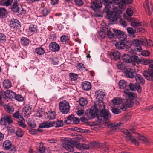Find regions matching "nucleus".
I'll return each instance as SVG.
<instances>
[{
	"label": "nucleus",
	"instance_id": "19",
	"mask_svg": "<svg viewBox=\"0 0 153 153\" xmlns=\"http://www.w3.org/2000/svg\"><path fill=\"white\" fill-rule=\"evenodd\" d=\"M124 92L126 95H128L129 99L133 100L137 97V94L134 92H131L128 89H126L124 91Z\"/></svg>",
	"mask_w": 153,
	"mask_h": 153
},
{
	"label": "nucleus",
	"instance_id": "32",
	"mask_svg": "<svg viewBox=\"0 0 153 153\" xmlns=\"http://www.w3.org/2000/svg\"><path fill=\"white\" fill-rule=\"evenodd\" d=\"M3 85L5 88L8 89L11 87L12 84L9 80L7 79L4 81L3 83Z\"/></svg>",
	"mask_w": 153,
	"mask_h": 153
},
{
	"label": "nucleus",
	"instance_id": "21",
	"mask_svg": "<svg viewBox=\"0 0 153 153\" xmlns=\"http://www.w3.org/2000/svg\"><path fill=\"white\" fill-rule=\"evenodd\" d=\"M95 94L98 100H102L104 96L105 95L104 91L100 90H99L95 92Z\"/></svg>",
	"mask_w": 153,
	"mask_h": 153
},
{
	"label": "nucleus",
	"instance_id": "29",
	"mask_svg": "<svg viewBox=\"0 0 153 153\" xmlns=\"http://www.w3.org/2000/svg\"><path fill=\"white\" fill-rule=\"evenodd\" d=\"M122 59L123 61L127 63H130L132 62V59L129 55L124 54L122 56Z\"/></svg>",
	"mask_w": 153,
	"mask_h": 153
},
{
	"label": "nucleus",
	"instance_id": "61",
	"mask_svg": "<svg viewBox=\"0 0 153 153\" xmlns=\"http://www.w3.org/2000/svg\"><path fill=\"white\" fill-rule=\"evenodd\" d=\"M6 12L5 9L3 8H0V17L3 16Z\"/></svg>",
	"mask_w": 153,
	"mask_h": 153
},
{
	"label": "nucleus",
	"instance_id": "58",
	"mask_svg": "<svg viewBox=\"0 0 153 153\" xmlns=\"http://www.w3.org/2000/svg\"><path fill=\"white\" fill-rule=\"evenodd\" d=\"M6 37L5 35L3 33H0V42L3 43L6 40Z\"/></svg>",
	"mask_w": 153,
	"mask_h": 153
},
{
	"label": "nucleus",
	"instance_id": "33",
	"mask_svg": "<svg viewBox=\"0 0 153 153\" xmlns=\"http://www.w3.org/2000/svg\"><path fill=\"white\" fill-rule=\"evenodd\" d=\"M122 102V99L119 97L114 98L112 100V102L114 106L121 104Z\"/></svg>",
	"mask_w": 153,
	"mask_h": 153
},
{
	"label": "nucleus",
	"instance_id": "5",
	"mask_svg": "<svg viewBox=\"0 0 153 153\" xmlns=\"http://www.w3.org/2000/svg\"><path fill=\"white\" fill-rule=\"evenodd\" d=\"M113 31L115 33V35L117 36L118 39L120 41L123 42L126 40L127 36L123 32L115 29H113Z\"/></svg>",
	"mask_w": 153,
	"mask_h": 153
},
{
	"label": "nucleus",
	"instance_id": "47",
	"mask_svg": "<svg viewBox=\"0 0 153 153\" xmlns=\"http://www.w3.org/2000/svg\"><path fill=\"white\" fill-rule=\"evenodd\" d=\"M12 2V0H4L1 2V4L2 5H5L7 6L11 5Z\"/></svg>",
	"mask_w": 153,
	"mask_h": 153
},
{
	"label": "nucleus",
	"instance_id": "36",
	"mask_svg": "<svg viewBox=\"0 0 153 153\" xmlns=\"http://www.w3.org/2000/svg\"><path fill=\"white\" fill-rule=\"evenodd\" d=\"M13 117L18 119L20 121H22V122H25V120L19 114V111L16 112L15 113L13 114Z\"/></svg>",
	"mask_w": 153,
	"mask_h": 153
},
{
	"label": "nucleus",
	"instance_id": "59",
	"mask_svg": "<svg viewBox=\"0 0 153 153\" xmlns=\"http://www.w3.org/2000/svg\"><path fill=\"white\" fill-rule=\"evenodd\" d=\"M117 66L118 68L120 70H122L124 69L125 68L123 63L120 62H119L117 63Z\"/></svg>",
	"mask_w": 153,
	"mask_h": 153
},
{
	"label": "nucleus",
	"instance_id": "12",
	"mask_svg": "<svg viewBox=\"0 0 153 153\" xmlns=\"http://www.w3.org/2000/svg\"><path fill=\"white\" fill-rule=\"evenodd\" d=\"M55 124V121H51L48 120L40 124L39 127L41 128H48L54 126Z\"/></svg>",
	"mask_w": 153,
	"mask_h": 153
},
{
	"label": "nucleus",
	"instance_id": "27",
	"mask_svg": "<svg viewBox=\"0 0 153 153\" xmlns=\"http://www.w3.org/2000/svg\"><path fill=\"white\" fill-rule=\"evenodd\" d=\"M135 78L137 83L140 85H142L144 83V80L140 75L137 74Z\"/></svg>",
	"mask_w": 153,
	"mask_h": 153
},
{
	"label": "nucleus",
	"instance_id": "57",
	"mask_svg": "<svg viewBox=\"0 0 153 153\" xmlns=\"http://www.w3.org/2000/svg\"><path fill=\"white\" fill-rule=\"evenodd\" d=\"M127 30L128 33L130 35H134L136 31L134 30L133 28L131 27H128L127 28Z\"/></svg>",
	"mask_w": 153,
	"mask_h": 153
},
{
	"label": "nucleus",
	"instance_id": "39",
	"mask_svg": "<svg viewBox=\"0 0 153 153\" xmlns=\"http://www.w3.org/2000/svg\"><path fill=\"white\" fill-rule=\"evenodd\" d=\"M4 108L7 112L10 114H12L14 111V108L12 106L6 105L5 106Z\"/></svg>",
	"mask_w": 153,
	"mask_h": 153
},
{
	"label": "nucleus",
	"instance_id": "49",
	"mask_svg": "<svg viewBox=\"0 0 153 153\" xmlns=\"http://www.w3.org/2000/svg\"><path fill=\"white\" fill-rule=\"evenodd\" d=\"M56 128L62 127L63 126V121L62 120H58L55 123L54 125Z\"/></svg>",
	"mask_w": 153,
	"mask_h": 153
},
{
	"label": "nucleus",
	"instance_id": "20",
	"mask_svg": "<svg viewBox=\"0 0 153 153\" xmlns=\"http://www.w3.org/2000/svg\"><path fill=\"white\" fill-rule=\"evenodd\" d=\"M97 113L94 110L90 109L86 113V115L88 118L89 119H92L96 115Z\"/></svg>",
	"mask_w": 153,
	"mask_h": 153
},
{
	"label": "nucleus",
	"instance_id": "4",
	"mask_svg": "<svg viewBox=\"0 0 153 153\" xmlns=\"http://www.w3.org/2000/svg\"><path fill=\"white\" fill-rule=\"evenodd\" d=\"M11 9L13 12L18 13L19 14H25L26 13V10L21 5L18 4H13Z\"/></svg>",
	"mask_w": 153,
	"mask_h": 153
},
{
	"label": "nucleus",
	"instance_id": "48",
	"mask_svg": "<svg viewBox=\"0 0 153 153\" xmlns=\"http://www.w3.org/2000/svg\"><path fill=\"white\" fill-rule=\"evenodd\" d=\"M68 120L72 121L75 124H77L79 122V120L78 118L75 117H73L72 116H69L68 118Z\"/></svg>",
	"mask_w": 153,
	"mask_h": 153
},
{
	"label": "nucleus",
	"instance_id": "34",
	"mask_svg": "<svg viewBox=\"0 0 153 153\" xmlns=\"http://www.w3.org/2000/svg\"><path fill=\"white\" fill-rule=\"evenodd\" d=\"M79 103L81 106H84L86 105L88 103V102L87 99L82 97L79 99Z\"/></svg>",
	"mask_w": 153,
	"mask_h": 153
},
{
	"label": "nucleus",
	"instance_id": "9",
	"mask_svg": "<svg viewBox=\"0 0 153 153\" xmlns=\"http://www.w3.org/2000/svg\"><path fill=\"white\" fill-rule=\"evenodd\" d=\"M143 7L146 13L149 15L152 12V7L151 2L146 1L143 3Z\"/></svg>",
	"mask_w": 153,
	"mask_h": 153
},
{
	"label": "nucleus",
	"instance_id": "25",
	"mask_svg": "<svg viewBox=\"0 0 153 153\" xmlns=\"http://www.w3.org/2000/svg\"><path fill=\"white\" fill-rule=\"evenodd\" d=\"M29 30L31 34L34 33L38 30V27L36 25H30L29 27Z\"/></svg>",
	"mask_w": 153,
	"mask_h": 153
},
{
	"label": "nucleus",
	"instance_id": "30",
	"mask_svg": "<svg viewBox=\"0 0 153 153\" xmlns=\"http://www.w3.org/2000/svg\"><path fill=\"white\" fill-rule=\"evenodd\" d=\"M133 13V11L132 10L131 8H128L126 10V13H125L124 14V16L127 19V18L129 19L130 17L128 18V17H131L132 16Z\"/></svg>",
	"mask_w": 153,
	"mask_h": 153
},
{
	"label": "nucleus",
	"instance_id": "14",
	"mask_svg": "<svg viewBox=\"0 0 153 153\" xmlns=\"http://www.w3.org/2000/svg\"><path fill=\"white\" fill-rule=\"evenodd\" d=\"M127 20L129 22H131V25L133 27H136L142 25V23L137 19L133 18H127Z\"/></svg>",
	"mask_w": 153,
	"mask_h": 153
},
{
	"label": "nucleus",
	"instance_id": "62",
	"mask_svg": "<svg viewBox=\"0 0 153 153\" xmlns=\"http://www.w3.org/2000/svg\"><path fill=\"white\" fill-rule=\"evenodd\" d=\"M150 54V52L148 50H144L141 53V54L145 57L148 56Z\"/></svg>",
	"mask_w": 153,
	"mask_h": 153
},
{
	"label": "nucleus",
	"instance_id": "15",
	"mask_svg": "<svg viewBox=\"0 0 153 153\" xmlns=\"http://www.w3.org/2000/svg\"><path fill=\"white\" fill-rule=\"evenodd\" d=\"M94 106L97 111L99 109L101 110L105 108V105L102 100H97L95 102Z\"/></svg>",
	"mask_w": 153,
	"mask_h": 153
},
{
	"label": "nucleus",
	"instance_id": "50",
	"mask_svg": "<svg viewBox=\"0 0 153 153\" xmlns=\"http://www.w3.org/2000/svg\"><path fill=\"white\" fill-rule=\"evenodd\" d=\"M104 31H100L99 33L100 37L102 39H104L106 35V30L104 29Z\"/></svg>",
	"mask_w": 153,
	"mask_h": 153
},
{
	"label": "nucleus",
	"instance_id": "10",
	"mask_svg": "<svg viewBox=\"0 0 153 153\" xmlns=\"http://www.w3.org/2000/svg\"><path fill=\"white\" fill-rule=\"evenodd\" d=\"M100 115L102 117L104 118L106 123H108L109 119L111 117V114L109 111L105 108L101 110Z\"/></svg>",
	"mask_w": 153,
	"mask_h": 153
},
{
	"label": "nucleus",
	"instance_id": "3",
	"mask_svg": "<svg viewBox=\"0 0 153 153\" xmlns=\"http://www.w3.org/2000/svg\"><path fill=\"white\" fill-rule=\"evenodd\" d=\"M71 139L70 138H66L62 144V146L67 151L73 152L74 151L73 147L71 146Z\"/></svg>",
	"mask_w": 153,
	"mask_h": 153
},
{
	"label": "nucleus",
	"instance_id": "37",
	"mask_svg": "<svg viewBox=\"0 0 153 153\" xmlns=\"http://www.w3.org/2000/svg\"><path fill=\"white\" fill-rule=\"evenodd\" d=\"M56 114L54 111L48 112L47 114V117L49 119H53L56 118Z\"/></svg>",
	"mask_w": 153,
	"mask_h": 153
},
{
	"label": "nucleus",
	"instance_id": "11",
	"mask_svg": "<svg viewBox=\"0 0 153 153\" xmlns=\"http://www.w3.org/2000/svg\"><path fill=\"white\" fill-rule=\"evenodd\" d=\"M134 104L133 100L127 99L126 101L122 105V107L121 109L122 110V111H125L126 110L127 108L133 107Z\"/></svg>",
	"mask_w": 153,
	"mask_h": 153
},
{
	"label": "nucleus",
	"instance_id": "8",
	"mask_svg": "<svg viewBox=\"0 0 153 153\" xmlns=\"http://www.w3.org/2000/svg\"><path fill=\"white\" fill-rule=\"evenodd\" d=\"M121 131L124 134H126L127 137H128L131 140L136 146H138L139 144L138 142L136 140L131 136V134L129 131L125 129H122Z\"/></svg>",
	"mask_w": 153,
	"mask_h": 153
},
{
	"label": "nucleus",
	"instance_id": "63",
	"mask_svg": "<svg viewBox=\"0 0 153 153\" xmlns=\"http://www.w3.org/2000/svg\"><path fill=\"white\" fill-rule=\"evenodd\" d=\"M5 116L7 123L8 124H10L13 123V120L11 117L8 115Z\"/></svg>",
	"mask_w": 153,
	"mask_h": 153
},
{
	"label": "nucleus",
	"instance_id": "52",
	"mask_svg": "<svg viewBox=\"0 0 153 153\" xmlns=\"http://www.w3.org/2000/svg\"><path fill=\"white\" fill-rule=\"evenodd\" d=\"M70 77L72 81H75L77 80V75L73 73H70L69 74Z\"/></svg>",
	"mask_w": 153,
	"mask_h": 153
},
{
	"label": "nucleus",
	"instance_id": "42",
	"mask_svg": "<svg viewBox=\"0 0 153 153\" xmlns=\"http://www.w3.org/2000/svg\"><path fill=\"white\" fill-rule=\"evenodd\" d=\"M122 107V105H121V106L119 108H117L114 107H111L112 111V112L114 114H118L120 113L121 112V110H122L121 108Z\"/></svg>",
	"mask_w": 153,
	"mask_h": 153
},
{
	"label": "nucleus",
	"instance_id": "53",
	"mask_svg": "<svg viewBox=\"0 0 153 153\" xmlns=\"http://www.w3.org/2000/svg\"><path fill=\"white\" fill-rule=\"evenodd\" d=\"M119 23L123 27H126L127 26V24L126 20L120 18Z\"/></svg>",
	"mask_w": 153,
	"mask_h": 153
},
{
	"label": "nucleus",
	"instance_id": "7",
	"mask_svg": "<svg viewBox=\"0 0 153 153\" xmlns=\"http://www.w3.org/2000/svg\"><path fill=\"white\" fill-rule=\"evenodd\" d=\"M10 26L12 28L17 30L21 27L20 22L16 19H13L10 21Z\"/></svg>",
	"mask_w": 153,
	"mask_h": 153
},
{
	"label": "nucleus",
	"instance_id": "17",
	"mask_svg": "<svg viewBox=\"0 0 153 153\" xmlns=\"http://www.w3.org/2000/svg\"><path fill=\"white\" fill-rule=\"evenodd\" d=\"M142 45L147 48H150L153 46L152 41L146 39H142Z\"/></svg>",
	"mask_w": 153,
	"mask_h": 153
},
{
	"label": "nucleus",
	"instance_id": "23",
	"mask_svg": "<svg viewBox=\"0 0 153 153\" xmlns=\"http://www.w3.org/2000/svg\"><path fill=\"white\" fill-rule=\"evenodd\" d=\"M102 7L100 0H95L92 3L91 7L93 9H99Z\"/></svg>",
	"mask_w": 153,
	"mask_h": 153
},
{
	"label": "nucleus",
	"instance_id": "22",
	"mask_svg": "<svg viewBox=\"0 0 153 153\" xmlns=\"http://www.w3.org/2000/svg\"><path fill=\"white\" fill-rule=\"evenodd\" d=\"M123 125V124L121 122L113 123L110 126L111 130L112 131H116L120 127L122 126Z\"/></svg>",
	"mask_w": 153,
	"mask_h": 153
},
{
	"label": "nucleus",
	"instance_id": "54",
	"mask_svg": "<svg viewBox=\"0 0 153 153\" xmlns=\"http://www.w3.org/2000/svg\"><path fill=\"white\" fill-rule=\"evenodd\" d=\"M141 62L144 65H147L148 64H150V62H152V60L151 59H143Z\"/></svg>",
	"mask_w": 153,
	"mask_h": 153
},
{
	"label": "nucleus",
	"instance_id": "6",
	"mask_svg": "<svg viewBox=\"0 0 153 153\" xmlns=\"http://www.w3.org/2000/svg\"><path fill=\"white\" fill-rule=\"evenodd\" d=\"M3 146L6 150H9L12 152H14L16 150V147L12 145L10 141L8 140L4 142L3 143Z\"/></svg>",
	"mask_w": 153,
	"mask_h": 153
},
{
	"label": "nucleus",
	"instance_id": "43",
	"mask_svg": "<svg viewBox=\"0 0 153 153\" xmlns=\"http://www.w3.org/2000/svg\"><path fill=\"white\" fill-rule=\"evenodd\" d=\"M112 55L115 59H117L120 58V54L119 51H115L113 53Z\"/></svg>",
	"mask_w": 153,
	"mask_h": 153
},
{
	"label": "nucleus",
	"instance_id": "56",
	"mask_svg": "<svg viewBox=\"0 0 153 153\" xmlns=\"http://www.w3.org/2000/svg\"><path fill=\"white\" fill-rule=\"evenodd\" d=\"M0 123L2 125L6 126L7 124V122L6 118L5 116L2 118L0 120Z\"/></svg>",
	"mask_w": 153,
	"mask_h": 153
},
{
	"label": "nucleus",
	"instance_id": "40",
	"mask_svg": "<svg viewBox=\"0 0 153 153\" xmlns=\"http://www.w3.org/2000/svg\"><path fill=\"white\" fill-rule=\"evenodd\" d=\"M21 40V44L24 46H27L29 43V40L27 38L22 37Z\"/></svg>",
	"mask_w": 153,
	"mask_h": 153
},
{
	"label": "nucleus",
	"instance_id": "45",
	"mask_svg": "<svg viewBox=\"0 0 153 153\" xmlns=\"http://www.w3.org/2000/svg\"><path fill=\"white\" fill-rule=\"evenodd\" d=\"M108 25H105V28L106 29V32L108 37L110 38H113L114 37V35L109 30H108Z\"/></svg>",
	"mask_w": 153,
	"mask_h": 153
},
{
	"label": "nucleus",
	"instance_id": "16",
	"mask_svg": "<svg viewBox=\"0 0 153 153\" xmlns=\"http://www.w3.org/2000/svg\"><path fill=\"white\" fill-rule=\"evenodd\" d=\"M49 48L53 52H55L59 51L60 48V46L58 43L56 42L51 43L49 45Z\"/></svg>",
	"mask_w": 153,
	"mask_h": 153
},
{
	"label": "nucleus",
	"instance_id": "31",
	"mask_svg": "<svg viewBox=\"0 0 153 153\" xmlns=\"http://www.w3.org/2000/svg\"><path fill=\"white\" fill-rule=\"evenodd\" d=\"M119 87L120 89H124L128 85L127 82L123 80H121L119 81L118 83Z\"/></svg>",
	"mask_w": 153,
	"mask_h": 153
},
{
	"label": "nucleus",
	"instance_id": "44",
	"mask_svg": "<svg viewBox=\"0 0 153 153\" xmlns=\"http://www.w3.org/2000/svg\"><path fill=\"white\" fill-rule=\"evenodd\" d=\"M60 40L63 44H66L68 42L69 40V38L68 36L63 35L61 37Z\"/></svg>",
	"mask_w": 153,
	"mask_h": 153
},
{
	"label": "nucleus",
	"instance_id": "51",
	"mask_svg": "<svg viewBox=\"0 0 153 153\" xmlns=\"http://www.w3.org/2000/svg\"><path fill=\"white\" fill-rule=\"evenodd\" d=\"M132 43L134 45H142V39H141L140 40L137 39H134L132 41Z\"/></svg>",
	"mask_w": 153,
	"mask_h": 153
},
{
	"label": "nucleus",
	"instance_id": "60",
	"mask_svg": "<svg viewBox=\"0 0 153 153\" xmlns=\"http://www.w3.org/2000/svg\"><path fill=\"white\" fill-rule=\"evenodd\" d=\"M138 138L141 141L145 143H147L148 141V139L144 136L139 135L138 136Z\"/></svg>",
	"mask_w": 153,
	"mask_h": 153
},
{
	"label": "nucleus",
	"instance_id": "28",
	"mask_svg": "<svg viewBox=\"0 0 153 153\" xmlns=\"http://www.w3.org/2000/svg\"><path fill=\"white\" fill-rule=\"evenodd\" d=\"M116 48L118 49H123L126 46V45L124 42L120 41L115 44Z\"/></svg>",
	"mask_w": 153,
	"mask_h": 153
},
{
	"label": "nucleus",
	"instance_id": "13",
	"mask_svg": "<svg viewBox=\"0 0 153 153\" xmlns=\"http://www.w3.org/2000/svg\"><path fill=\"white\" fill-rule=\"evenodd\" d=\"M143 74L147 80H153V70L149 69L143 72Z\"/></svg>",
	"mask_w": 153,
	"mask_h": 153
},
{
	"label": "nucleus",
	"instance_id": "1",
	"mask_svg": "<svg viewBox=\"0 0 153 153\" xmlns=\"http://www.w3.org/2000/svg\"><path fill=\"white\" fill-rule=\"evenodd\" d=\"M106 0L105 2H108ZM105 4L103 12L106 14L109 20L112 22L116 21L120 17V13L122 11L120 9H124L126 4L120 0H108Z\"/></svg>",
	"mask_w": 153,
	"mask_h": 153
},
{
	"label": "nucleus",
	"instance_id": "18",
	"mask_svg": "<svg viewBox=\"0 0 153 153\" xmlns=\"http://www.w3.org/2000/svg\"><path fill=\"white\" fill-rule=\"evenodd\" d=\"M126 76L128 78H132L134 77L135 74L134 71L131 69H128L124 72Z\"/></svg>",
	"mask_w": 153,
	"mask_h": 153
},
{
	"label": "nucleus",
	"instance_id": "26",
	"mask_svg": "<svg viewBox=\"0 0 153 153\" xmlns=\"http://www.w3.org/2000/svg\"><path fill=\"white\" fill-rule=\"evenodd\" d=\"M31 109L29 106L25 107L23 109L22 114L25 117H27L28 116L31 114Z\"/></svg>",
	"mask_w": 153,
	"mask_h": 153
},
{
	"label": "nucleus",
	"instance_id": "24",
	"mask_svg": "<svg viewBox=\"0 0 153 153\" xmlns=\"http://www.w3.org/2000/svg\"><path fill=\"white\" fill-rule=\"evenodd\" d=\"M82 88L85 91H88L91 88V83L87 81L83 82L82 83Z\"/></svg>",
	"mask_w": 153,
	"mask_h": 153
},
{
	"label": "nucleus",
	"instance_id": "64",
	"mask_svg": "<svg viewBox=\"0 0 153 153\" xmlns=\"http://www.w3.org/2000/svg\"><path fill=\"white\" fill-rule=\"evenodd\" d=\"M52 62L54 65H58L59 63V61H58V59L56 58L53 57V58Z\"/></svg>",
	"mask_w": 153,
	"mask_h": 153
},
{
	"label": "nucleus",
	"instance_id": "35",
	"mask_svg": "<svg viewBox=\"0 0 153 153\" xmlns=\"http://www.w3.org/2000/svg\"><path fill=\"white\" fill-rule=\"evenodd\" d=\"M4 94L6 97H13V94L15 95V93L13 92L12 91L10 90H7L4 92Z\"/></svg>",
	"mask_w": 153,
	"mask_h": 153
},
{
	"label": "nucleus",
	"instance_id": "41",
	"mask_svg": "<svg viewBox=\"0 0 153 153\" xmlns=\"http://www.w3.org/2000/svg\"><path fill=\"white\" fill-rule=\"evenodd\" d=\"M36 53L38 55H41L45 53L44 49L41 47L37 48L35 49Z\"/></svg>",
	"mask_w": 153,
	"mask_h": 153
},
{
	"label": "nucleus",
	"instance_id": "38",
	"mask_svg": "<svg viewBox=\"0 0 153 153\" xmlns=\"http://www.w3.org/2000/svg\"><path fill=\"white\" fill-rule=\"evenodd\" d=\"M37 149L39 153H43L44 152L45 149L43 146V143H40L37 145Z\"/></svg>",
	"mask_w": 153,
	"mask_h": 153
},
{
	"label": "nucleus",
	"instance_id": "46",
	"mask_svg": "<svg viewBox=\"0 0 153 153\" xmlns=\"http://www.w3.org/2000/svg\"><path fill=\"white\" fill-rule=\"evenodd\" d=\"M132 61H133L137 64L141 63V60L140 58L137 56H134L131 57Z\"/></svg>",
	"mask_w": 153,
	"mask_h": 153
},
{
	"label": "nucleus",
	"instance_id": "2",
	"mask_svg": "<svg viewBox=\"0 0 153 153\" xmlns=\"http://www.w3.org/2000/svg\"><path fill=\"white\" fill-rule=\"evenodd\" d=\"M59 107L60 111L64 114H67L70 110L69 103L66 100L60 102L59 104Z\"/></svg>",
	"mask_w": 153,
	"mask_h": 153
},
{
	"label": "nucleus",
	"instance_id": "55",
	"mask_svg": "<svg viewBox=\"0 0 153 153\" xmlns=\"http://www.w3.org/2000/svg\"><path fill=\"white\" fill-rule=\"evenodd\" d=\"M14 96H15V99L17 101L22 102L24 100V98L21 95H16L15 94Z\"/></svg>",
	"mask_w": 153,
	"mask_h": 153
}]
</instances>
